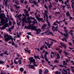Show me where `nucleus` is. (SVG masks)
<instances>
[{
	"mask_svg": "<svg viewBox=\"0 0 74 74\" xmlns=\"http://www.w3.org/2000/svg\"><path fill=\"white\" fill-rule=\"evenodd\" d=\"M4 37L5 38V42H7L8 41H10V40H12V42H11V44L12 45H14V42L13 41V37L11 36H9L8 35V34H5L4 35Z\"/></svg>",
	"mask_w": 74,
	"mask_h": 74,
	"instance_id": "nucleus-1",
	"label": "nucleus"
},
{
	"mask_svg": "<svg viewBox=\"0 0 74 74\" xmlns=\"http://www.w3.org/2000/svg\"><path fill=\"white\" fill-rule=\"evenodd\" d=\"M48 13V11L46 10H45V14L43 13V18H44V19H46V21H47V25L49 26V27L51 26V24H50V23L48 21L47 19H48V17L47 16V13Z\"/></svg>",
	"mask_w": 74,
	"mask_h": 74,
	"instance_id": "nucleus-2",
	"label": "nucleus"
},
{
	"mask_svg": "<svg viewBox=\"0 0 74 74\" xmlns=\"http://www.w3.org/2000/svg\"><path fill=\"white\" fill-rule=\"evenodd\" d=\"M29 61L30 62V64H32V62L33 64L35 66H37V64H36V62H35V60L33 59V58L31 57L29 58Z\"/></svg>",
	"mask_w": 74,
	"mask_h": 74,
	"instance_id": "nucleus-3",
	"label": "nucleus"
},
{
	"mask_svg": "<svg viewBox=\"0 0 74 74\" xmlns=\"http://www.w3.org/2000/svg\"><path fill=\"white\" fill-rule=\"evenodd\" d=\"M27 19V20H30V19H34V21H33V23L32 24V26H33L35 23H37V21H36V20L34 18V17H32V16H30V17H28Z\"/></svg>",
	"mask_w": 74,
	"mask_h": 74,
	"instance_id": "nucleus-4",
	"label": "nucleus"
},
{
	"mask_svg": "<svg viewBox=\"0 0 74 74\" xmlns=\"http://www.w3.org/2000/svg\"><path fill=\"white\" fill-rule=\"evenodd\" d=\"M49 27H47L46 28V30L45 31V32L44 33H46L47 34H51V36H53V35L52 34V33L51 32H49Z\"/></svg>",
	"mask_w": 74,
	"mask_h": 74,
	"instance_id": "nucleus-5",
	"label": "nucleus"
},
{
	"mask_svg": "<svg viewBox=\"0 0 74 74\" xmlns=\"http://www.w3.org/2000/svg\"><path fill=\"white\" fill-rule=\"evenodd\" d=\"M26 29H29L31 28V30H36V26H32L31 25H29L28 26H27L26 27Z\"/></svg>",
	"mask_w": 74,
	"mask_h": 74,
	"instance_id": "nucleus-6",
	"label": "nucleus"
},
{
	"mask_svg": "<svg viewBox=\"0 0 74 74\" xmlns=\"http://www.w3.org/2000/svg\"><path fill=\"white\" fill-rule=\"evenodd\" d=\"M26 16L24 14H23V18H22V20H21L20 21V22H22V23H23L25 21H26Z\"/></svg>",
	"mask_w": 74,
	"mask_h": 74,
	"instance_id": "nucleus-7",
	"label": "nucleus"
},
{
	"mask_svg": "<svg viewBox=\"0 0 74 74\" xmlns=\"http://www.w3.org/2000/svg\"><path fill=\"white\" fill-rule=\"evenodd\" d=\"M60 43L61 46H59V47H60V48H62V47H64V48H66V45L64 44V43L61 42H60Z\"/></svg>",
	"mask_w": 74,
	"mask_h": 74,
	"instance_id": "nucleus-8",
	"label": "nucleus"
},
{
	"mask_svg": "<svg viewBox=\"0 0 74 74\" xmlns=\"http://www.w3.org/2000/svg\"><path fill=\"white\" fill-rule=\"evenodd\" d=\"M59 70H60V71H62V73L63 74H67V71L66 70H64V69L62 70V69H60Z\"/></svg>",
	"mask_w": 74,
	"mask_h": 74,
	"instance_id": "nucleus-9",
	"label": "nucleus"
},
{
	"mask_svg": "<svg viewBox=\"0 0 74 74\" xmlns=\"http://www.w3.org/2000/svg\"><path fill=\"white\" fill-rule=\"evenodd\" d=\"M64 32H65L66 34H65L64 33V36L65 37H67V38H68L69 37V36H68V34H67V32H68V30L67 29H65Z\"/></svg>",
	"mask_w": 74,
	"mask_h": 74,
	"instance_id": "nucleus-10",
	"label": "nucleus"
},
{
	"mask_svg": "<svg viewBox=\"0 0 74 74\" xmlns=\"http://www.w3.org/2000/svg\"><path fill=\"white\" fill-rule=\"evenodd\" d=\"M0 18H1V23H3V22H4V19L2 18V14H0Z\"/></svg>",
	"mask_w": 74,
	"mask_h": 74,
	"instance_id": "nucleus-11",
	"label": "nucleus"
},
{
	"mask_svg": "<svg viewBox=\"0 0 74 74\" xmlns=\"http://www.w3.org/2000/svg\"><path fill=\"white\" fill-rule=\"evenodd\" d=\"M47 26V24H45L42 26L41 28L42 29H44Z\"/></svg>",
	"mask_w": 74,
	"mask_h": 74,
	"instance_id": "nucleus-12",
	"label": "nucleus"
},
{
	"mask_svg": "<svg viewBox=\"0 0 74 74\" xmlns=\"http://www.w3.org/2000/svg\"><path fill=\"white\" fill-rule=\"evenodd\" d=\"M36 33L37 34H39V33L41 32V30L40 29V28L38 29H37L36 30Z\"/></svg>",
	"mask_w": 74,
	"mask_h": 74,
	"instance_id": "nucleus-13",
	"label": "nucleus"
},
{
	"mask_svg": "<svg viewBox=\"0 0 74 74\" xmlns=\"http://www.w3.org/2000/svg\"><path fill=\"white\" fill-rule=\"evenodd\" d=\"M29 2L30 3H34L35 5V4H36V1L34 0L32 2H31L30 1V0H29Z\"/></svg>",
	"mask_w": 74,
	"mask_h": 74,
	"instance_id": "nucleus-14",
	"label": "nucleus"
},
{
	"mask_svg": "<svg viewBox=\"0 0 74 74\" xmlns=\"http://www.w3.org/2000/svg\"><path fill=\"white\" fill-rule=\"evenodd\" d=\"M40 14H38V16H36V18L37 19H40V20H43L42 18H38V17H40Z\"/></svg>",
	"mask_w": 74,
	"mask_h": 74,
	"instance_id": "nucleus-15",
	"label": "nucleus"
},
{
	"mask_svg": "<svg viewBox=\"0 0 74 74\" xmlns=\"http://www.w3.org/2000/svg\"><path fill=\"white\" fill-rule=\"evenodd\" d=\"M23 10L24 11V13L25 14H27V13H28V10H26V9H24Z\"/></svg>",
	"mask_w": 74,
	"mask_h": 74,
	"instance_id": "nucleus-16",
	"label": "nucleus"
},
{
	"mask_svg": "<svg viewBox=\"0 0 74 74\" xmlns=\"http://www.w3.org/2000/svg\"><path fill=\"white\" fill-rule=\"evenodd\" d=\"M10 0H6L5 2V6L6 7L7 6V3L8 2L9 3L10 2Z\"/></svg>",
	"mask_w": 74,
	"mask_h": 74,
	"instance_id": "nucleus-17",
	"label": "nucleus"
},
{
	"mask_svg": "<svg viewBox=\"0 0 74 74\" xmlns=\"http://www.w3.org/2000/svg\"><path fill=\"white\" fill-rule=\"evenodd\" d=\"M14 2H15V4L17 5H19V3L18 1V0H14Z\"/></svg>",
	"mask_w": 74,
	"mask_h": 74,
	"instance_id": "nucleus-18",
	"label": "nucleus"
},
{
	"mask_svg": "<svg viewBox=\"0 0 74 74\" xmlns=\"http://www.w3.org/2000/svg\"><path fill=\"white\" fill-rule=\"evenodd\" d=\"M66 15L67 16H70V14H69V11H68L67 12H66Z\"/></svg>",
	"mask_w": 74,
	"mask_h": 74,
	"instance_id": "nucleus-19",
	"label": "nucleus"
},
{
	"mask_svg": "<svg viewBox=\"0 0 74 74\" xmlns=\"http://www.w3.org/2000/svg\"><path fill=\"white\" fill-rule=\"evenodd\" d=\"M61 8H62L63 10H64V8H65V6L64 5H61Z\"/></svg>",
	"mask_w": 74,
	"mask_h": 74,
	"instance_id": "nucleus-20",
	"label": "nucleus"
},
{
	"mask_svg": "<svg viewBox=\"0 0 74 74\" xmlns=\"http://www.w3.org/2000/svg\"><path fill=\"white\" fill-rule=\"evenodd\" d=\"M44 73H45V74H47L48 73H49V71H48V69H46L44 72H43Z\"/></svg>",
	"mask_w": 74,
	"mask_h": 74,
	"instance_id": "nucleus-21",
	"label": "nucleus"
},
{
	"mask_svg": "<svg viewBox=\"0 0 74 74\" xmlns=\"http://www.w3.org/2000/svg\"><path fill=\"white\" fill-rule=\"evenodd\" d=\"M45 44H47V45L48 47V48H50V45L49 44L47 43V42H45Z\"/></svg>",
	"mask_w": 74,
	"mask_h": 74,
	"instance_id": "nucleus-22",
	"label": "nucleus"
},
{
	"mask_svg": "<svg viewBox=\"0 0 74 74\" xmlns=\"http://www.w3.org/2000/svg\"><path fill=\"white\" fill-rule=\"evenodd\" d=\"M24 70V69H23V68L21 67L20 68V71L21 72H23Z\"/></svg>",
	"mask_w": 74,
	"mask_h": 74,
	"instance_id": "nucleus-23",
	"label": "nucleus"
},
{
	"mask_svg": "<svg viewBox=\"0 0 74 74\" xmlns=\"http://www.w3.org/2000/svg\"><path fill=\"white\" fill-rule=\"evenodd\" d=\"M5 27H6L5 26H4L3 27H0V29H1V30H3L4 29Z\"/></svg>",
	"mask_w": 74,
	"mask_h": 74,
	"instance_id": "nucleus-24",
	"label": "nucleus"
},
{
	"mask_svg": "<svg viewBox=\"0 0 74 74\" xmlns=\"http://www.w3.org/2000/svg\"><path fill=\"white\" fill-rule=\"evenodd\" d=\"M29 66H30L29 68H32V69H34V66L33 65H30Z\"/></svg>",
	"mask_w": 74,
	"mask_h": 74,
	"instance_id": "nucleus-25",
	"label": "nucleus"
},
{
	"mask_svg": "<svg viewBox=\"0 0 74 74\" xmlns=\"http://www.w3.org/2000/svg\"><path fill=\"white\" fill-rule=\"evenodd\" d=\"M56 55L57 56V59H59V58H60V56H59V54L57 53L56 54Z\"/></svg>",
	"mask_w": 74,
	"mask_h": 74,
	"instance_id": "nucleus-26",
	"label": "nucleus"
},
{
	"mask_svg": "<svg viewBox=\"0 0 74 74\" xmlns=\"http://www.w3.org/2000/svg\"><path fill=\"white\" fill-rule=\"evenodd\" d=\"M64 53H65V56H66L67 57H68V58H69V59H70L69 57H68V56H68V55H69V54L67 53V52H65V51H64Z\"/></svg>",
	"mask_w": 74,
	"mask_h": 74,
	"instance_id": "nucleus-27",
	"label": "nucleus"
},
{
	"mask_svg": "<svg viewBox=\"0 0 74 74\" xmlns=\"http://www.w3.org/2000/svg\"><path fill=\"white\" fill-rule=\"evenodd\" d=\"M49 9H51V7H52V5L51 4V3H50V2H49Z\"/></svg>",
	"mask_w": 74,
	"mask_h": 74,
	"instance_id": "nucleus-28",
	"label": "nucleus"
},
{
	"mask_svg": "<svg viewBox=\"0 0 74 74\" xmlns=\"http://www.w3.org/2000/svg\"><path fill=\"white\" fill-rule=\"evenodd\" d=\"M53 54H54V53L52 51H51V58H52V55H53Z\"/></svg>",
	"mask_w": 74,
	"mask_h": 74,
	"instance_id": "nucleus-29",
	"label": "nucleus"
},
{
	"mask_svg": "<svg viewBox=\"0 0 74 74\" xmlns=\"http://www.w3.org/2000/svg\"><path fill=\"white\" fill-rule=\"evenodd\" d=\"M52 30H53V32H55V27L53 26H52Z\"/></svg>",
	"mask_w": 74,
	"mask_h": 74,
	"instance_id": "nucleus-30",
	"label": "nucleus"
},
{
	"mask_svg": "<svg viewBox=\"0 0 74 74\" xmlns=\"http://www.w3.org/2000/svg\"><path fill=\"white\" fill-rule=\"evenodd\" d=\"M13 5L14 6V7H15L16 8H20V7L17 6L16 5Z\"/></svg>",
	"mask_w": 74,
	"mask_h": 74,
	"instance_id": "nucleus-31",
	"label": "nucleus"
},
{
	"mask_svg": "<svg viewBox=\"0 0 74 74\" xmlns=\"http://www.w3.org/2000/svg\"><path fill=\"white\" fill-rule=\"evenodd\" d=\"M63 64H64V65H67V63L65 62V61H63Z\"/></svg>",
	"mask_w": 74,
	"mask_h": 74,
	"instance_id": "nucleus-32",
	"label": "nucleus"
},
{
	"mask_svg": "<svg viewBox=\"0 0 74 74\" xmlns=\"http://www.w3.org/2000/svg\"><path fill=\"white\" fill-rule=\"evenodd\" d=\"M55 74H60V72H58V71H57L55 72Z\"/></svg>",
	"mask_w": 74,
	"mask_h": 74,
	"instance_id": "nucleus-33",
	"label": "nucleus"
},
{
	"mask_svg": "<svg viewBox=\"0 0 74 74\" xmlns=\"http://www.w3.org/2000/svg\"><path fill=\"white\" fill-rule=\"evenodd\" d=\"M58 66H59L60 67H64V66H63V65H61V64L59 65Z\"/></svg>",
	"mask_w": 74,
	"mask_h": 74,
	"instance_id": "nucleus-34",
	"label": "nucleus"
},
{
	"mask_svg": "<svg viewBox=\"0 0 74 74\" xmlns=\"http://www.w3.org/2000/svg\"><path fill=\"white\" fill-rule=\"evenodd\" d=\"M57 59H56L54 61V62L56 63H58V61L57 60Z\"/></svg>",
	"mask_w": 74,
	"mask_h": 74,
	"instance_id": "nucleus-35",
	"label": "nucleus"
},
{
	"mask_svg": "<svg viewBox=\"0 0 74 74\" xmlns=\"http://www.w3.org/2000/svg\"><path fill=\"white\" fill-rule=\"evenodd\" d=\"M58 25H57V26L55 27V29L56 31H57V28L58 27Z\"/></svg>",
	"mask_w": 74,
	"mask_h": 74,
	"instance_id": "nucleus-36",
	"label": "nucleus"
},
{
	"mask_svg": "<svg viewBox=\"0 0 74 74\" xmlns=\"http://www.w3.org/2000/svg\"><path fill=\"white\" fill-rule=\"evenodd\" d=\"M70 69L69 68H68L67 70L68 71V73L67 74H69L70 73Z\"/></svg>",
	"mask_w": 74,
	"mask_h": 74,
	"instance_id": "nucleus-37",
	"label": "nucleus"
},
{
	"mask_svg": "<svg viewBox=\"0 0 74 74\" xmlns=\"http://www.w3.org/2000/svg\"><path fill=\"white\" fill-rule=\"evenodd\" d=\"M53 25H55V26H56V25H58V24H56V23L55 22H54L53 23Z\"/></svg>",
	"mask_w": 74,
	"mask_h": 74,
	"instance_id": "nucleus-38",
	"label": "nucleus"
},
{
	"mask_svg": "<svg viewBox=\"0 0 74 74\" xmlns=\"http://www.w3.org/2000/svg\"><path fill=\"white\" fill-rule=\"evenodd\" d=\"M25 51H27L28 53H30V52L29 51L27 50H26V49H25Z\"/></svg>",
	"mask_w": 74,
	"mask_h": 74,
	"instance_id": "nucleus-39",
	"label": "nucleus"
},
{
	"mask_svg": "<svg viewBox=\"0 0 74 74\" xmlns=\"http://www.w3.org/2000/svg\"><path fill=\"white\" fill-rule=\"evenodd\" d=\"M55 12L56 14H60V12Z\"/></svg>",
	"mask_w": 74,
	"mask_h": 74,
	"instance_id": "nucleus-40",
	"label": "nucleus"
},
{
	"mask_svg": "<svg viewBox=\"0 0 74 74\" xmlns=\"http://www.w3.org/2000/svg\"><path fill=\"white\" fill-rule=\"evenodd\" d=\"M3 63L4 62L0 60V64H3Z\"/></svg>",
	"mask_w": 74,
	"mask_h": 74,
	"instance_id": "nucleus-41",
	"label": "nucleus"
},
{
	"mask_svg": "<svg viewBox=\"0 0 74 74\" xmlns=\"http://www.w3.org/2000/svg\"><path fill=\"white\" fill-rule=\"evenodd\" d=\"M4 54L3 53H1L0 54V56H3V55H4Z\"/></svg>",
	"mask_w": 74,
	"mask_h": 74,
	"instance_id": "nucleus-42",
	"label": "nucleus"
},
{
	"mask_svg": "<svg viewBox=\"0 0 74 74\" xmlns=\"http://www.w3.org/2000/svg\"><path fill=\"white\" fill-rule=\"evenodd\" d=\"M66 38H62L61 40L62 41H64L65 40Z\"/></svg>",
	"mask_w": 74,
	"mask_h": 74,
	"instance_id": "nucleus-43",
	"label": "nucleus"
},
{
	"mask_svg": "<svg viewBox=\"0 0 74 74\" xmlns=\"http://www.w3.org/2000/svg\"><path fill=\"white\" fill-rule=\"evenodd\" d=\"M56 23H57L59 24V25H60V22H59L58 21H56L55 22Z\"/></svg>",
	"mask_w": 74,
	"mask_h": 74,
	"instance_id": "nucleus-44",
	"label": "nucleus"
},
{
	"mask_svg": "<svg viewBox=\"0 0 74 74\" xmlns=\"http://www.w3.org/2000/svg\"><path fill=\"white\" fill-rule=\"evenodd\" d=\"M68 17H69V19H72L73 18L72 17L70 16V15L68 16Z\"/></svg>",
	"mask_w": 74,
	"mask_h": 74,
	"instance_id": "nucleus-45",
	"label": "nucleus"
},
{
	"mask_svg": "<svg viewBox=\"0 0 74 74\" xmlns=\"http://www.w3.org/2000/svg\"><path fill=\"white\" fill-rule=\"evenodd\" d=\"M44 7L45 8L47 9V10H48V8H47V6L46 5H45L44 6Z\"/></svg>",
	"mask_w": 74,
	"mask_h": 74,
	"instance_id": "nucleus-46",
	"label": "nucleus"
},
{
	"mask_svg": "<svg viewBox=\"0 0 74 74\" xmlns=\"http://www.w3.org/2000/svg\"><path fill=\"white\" fill-rule=\"evenodd\" d=\"M58 32H59V33H60V34H61L62 35H64V34H63V33H62V32H60V31H58Z\"/></svg>",
	"mask_w": 74,
	"mask_h": 74,
	"instance_id": "nucleus-47",
	"label": "nucleus"
},
{
	"mask_svg": "<svg viewBox=\"0 0 74 74\" xmlns=\"http://www.w3.org/2000/svg\"><path fill=\"white\" fill-rule=\"evenodd\" d=\"M59 1L60 2V1H61L62 4H63L64 3L63 1V0H59Z\"/></svg>",
	"mask_w": 74,
	"mask_h": 74,
	"instance_id": "nucleus-48",
	"label": "nucleus"
},
{
	"mask_svg": "<svg viewBox=\"0 0 74 74\" xmlns=\"http://www.w3.org/2000/svg\"><path fill=\"white\" fill-rule=\"evenodd\" d=\"M42 71V70H40L39 71V74H42V73H41Z\"/></svg>",
	"mask_w": 74,
	"mask_h": 74,
	"instance_id": "nucleus-49",
	"label": "nucleus"
},
{
	"mask_svg": "<svg viewBox=\"0 0 74 74\" xmlns=\"http://www.w3.org/2000/svg\"><path fill=\"white\" fill-rule=\"evenodd\" d=\"M70 8V5H68L67 7V8Z\"/></svg>",
	"mask_w": 74,
	"mask_h": 74,
	"instance_id": "nucleus-50",
	"label": "nucleus"
},
{
	"mask_svg": "<svg viewBox=\"0 0 74 74\" xmlns=\"http://www.w3.org/2000/svg\"><path fill=\"white\" fill-rule=\"evenodd\" d=\"M10 11H12V12H13V11H14V10H13V9H12V8H11L10 9Z\"/></svg>",
	"mask_w": 74,
	"mask_h": 74,
	"instance_id": "nucleus-51",
	"label": "nucleus"
},
{
	"mask_svg": "<svg viewBox=\"0 0 74 74\" xmlns=\"http://www.w3.org/2000/svg\"><path fill=\"white\" fill-rule=\"evenodd\" d=\"M27 34H29V35H30V36H32V35L31 34V33L30 32H29L27 33Z\"/></svg>",
	"mask_w": 74,
	"mask_h": 74,
	"instance_id": "nucleus-52",
	"label": "nucleus"
},
{
	"mask_svg": "<svg viewBox=\"0 0 74 74\" xmlns=\"http://www.w3.org/2000/svg\"><path fill=\"white\" fill-rule=\"evenodd\" d=\"M71 63H72V64H73V65H74V62H73V61H71Z\"/></svg>",
	"mask_w": 74,
	"mask_h": 74,
	"instance_id": "nucleus-53",
	"label": "nucleus"
},
{
	"mask_svg": "<svg viewBox=\"0 0 74 74\" xmlns=\"http://www.w3.org/2000/svg\"><path fill=\"white\" fill-rule=\"evenodd\" d=\"M32 14H34V12H30V14L32 15Z\"/></svg>",
	"mask_w": 74,
	"mask_h": 74,
	"instance_id": "nucleus-54",
	"label": "nucleus"
},
{
	"mask_svg": "<svg viewBox=\"0 0 74 74\" xmlns=\"http://www.w3.org/2000/svg\"><path fill=\"white\" fill-rule=\"evenodd\" d=\"M18 61L19 62V64H21V60H18Z\"/></svg>",
	"mask_w": 74,
	"mask_h": 74,
	"instance_id": "nucleus-55",
	"label": "nucleus"
},
{
	"mask_svg": "<svg viewBox=\"0 0 74 74\" xmlns=\"http://www.w3.org/2000/svg\"><path fill=\"white\" fill-rule=\"evenodd\" d=\"M63 29H64V30H66V29H67V27H63Z\"/></svg>",
	"mask_w": 74,
	"mask_h": 74,
	"instance_id": "nucleus-56",
	"label": "nucleus"
},
{
	"mask_svg": "<svg viewBox=\"0 0 74 74\" xmlns=\"http://www.w3.org/2000/svg\"><path fill=\"white\" fill-rule=\"evenodd\" d=\"M56 50H59V49H59V48H58L56 47Z\"/></svg>",
	"mask_w": 74,
	"mask_h": 74,
	"instance_id": "nucleus-57",
	"label": "nucleus"
},
{
	"mask_svg": "<svg viewBox=\"0 0 74 74\" xmlns=\"http://www.w3.org/2000/svg\"><path fill=\"white\" fill-rule=\"evenodd\" d=\"M45 60H46V62H48V59L47 58H45Z\"/></svg>",
	"mask_w": 74,
	"mask_h": 74,
	"instance_id": "nucleus-58",
	"label": "nucleus"
},
{
	"mask_svg": "<svg viewBox=\"0 0 74 74\" xmlns=\"http://www.w3.org/2000/svg\"><path fill=\"white\" fill-rule=\"evenodd\" d=\"M26 15L27 16H29V14L27 13V14H26Z\"/></svg>",
	"mask_w": 74,
	"mask_h": 74,
	"instance_id": "nucleus-59",
	"label": "nucleus"
},
{
	"mask_svg": "<svg viewBox=\"0 0 74 74\" xmlns=\"http://www.w3.org/2000/svg\"><path fill=\"white\" fill-rule=\"evenodd\" d=\"M9 31L10 32H11V29L10 28H9Z\"/></svg>",
	"mask_w": 74,
	"mask_h": 74,
	"instance_id": "nucleus-60",
	"label": "nucleus"
},
{
	"mask_svg": "<svg viewBox=\"0 0 74 74\" xmlns=\"http://www.w3.org/2000/svg\"><path fill=\"white\" fill-rule=\"evenodd\" d=\"M48 52L45 51V55H48Z\"/></svg>",
	"mask_w": 74,
	"mask_h": 74,
	"instance_id": "nucleus-61",
	"label": "nucleus"
},
{
	"mask_svg": "<svg viewBox=\"0 0 74 74\" xmlns=\"http://www.w3.org/2000/svg\"><path fill=\"white\" fill-rule=\"evenodd\" d=\"M14 46L16 48H17V47H18V46H17V45H14Z\"/></svg>",
	"mask_w": 74,
	"mask_h": 74,
	"instance_id": "nucleus-62",
	"label": "nucleus"
},
{
	"mask_svg": "<svg viewBox=\"0 0 74 74\" xmlns=\"http://www.w3.org/2000/svg\"><path fill=\"white\" fill-rule=\"evenodd\" d=\"M40 58H43V59H44V57H43V56H42V55H41V56H40Z\"/></svg>",
	"mask_w": 74,
	"mask_h": 74,
	"instance_id": "nucleus-63",
	"label": "nucleus"
},
{
	"mask_svg": "<svg viewBox=\"0 0 74 74\" xmlns=\"http://www.w3.org/2000/svg\"><path fill=\"white\" fill-rule=\"evenodd\" d=\"M17 37H18V38H19V37H20V35H19V34H18L17 35Z\"/></svg>",
	"mask_w": 74,
	"mask_h": 74,
	"instance_id": "nucleus-64",
	"label": "nucleus"
}]
</instances>
